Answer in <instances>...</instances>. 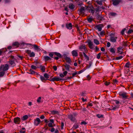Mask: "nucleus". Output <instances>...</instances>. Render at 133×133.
Returning a JSON list of instances; mask_svg holds the SVG:
<instances>
[{
    "label": "nucleus",
    "instance_id": "obj_1",
    "mask_svg": "<svg viewBox=\"0 0 133 133\" xmlns=\"http://www.w3.org/2000/svg\"><path fill=\"white\" fill-rule=\"evenodd\" d=\"M77 114L76 113H74L72 114L69 115L68 118L71 121L74 122L76 121V118Z\"/></svg>",
    "mask_w": 133,
    "mask_h": 133
},
{
    "label": "nucleus",
    "instance_id": "obj_2",
    "mask_svg": "<svg viewBox=\"0 0 133 133\" xmlns=\"http://www.w3.org/2000/svg\"><path fill=\"white\" fill-rule=\"evenodd\" d=\"M119 95L123 99H126L128 98L129 96L127 95V93L125 92H120L119 93Z\"/></svg>",
    "mask_w": 133,
    "mask_h": 133
},
{
    "label": "nucleus",
    "instance_id": "obj_3",
    "mask_svg": "<svg viewBox=\"0 0 133 133\" xmlns=\"http://www.w3.org/2000/svg\"><path fill=\"white\" fill-rule=\"evenodd\" d=\"M9 68V66L7 64L1 65L0 66V71H5L8 70Z\"/></svg>",
    "mask_w": 133,
    "mask_h": 133
},
{
    "label": "nucleus",
    "instance_id": "obj_4",
    "mask_svg": "<svg viewBox=\"0 0 133 133\" xmlns=\"http://www.w3.org/2000/svg\"><path fill=\"white\" fill-rule=\"evenodd\" d=\"M78 11L79 15L83 16L85 14V8L83 6H82L80 8L78 9Z\"/></svg>",
    "mask_w": 133,
    "mask_h": 133
},
{
    "label": "nucleus",
    "instance_id": "obj_5",
    "mask_svg": "<svg viewBox=\"0 0 133 133\" xmlns=\"http://www.w3.org/2000/svg\"><path fill=\"white\" fill-rule=\"evenodd\" d=\"M54 58L56 60H58L59 58H61L62 56L59 53L56 52H54Z\"/></svg>",
    "mask_w": 133,
    "mask_h": 133
},
{
    "label": "nucleus",
    "instance_id": "obj_6",
    "mask_svg": "<svg viewBox=\"0 0 133 133\" xmlns=\"http://www.w3.org/2000/svg\"><path fill=\"white\" fill-rule=\"evenodd\" d=\"M41 122V121L39 118H37L34 119V123L35 125L37 126Z\"/></svg>",
    "mask_w": 133,
    "mask_h": 133
},
{
    "label": "nucleus",
    "instance_id": "obj_7",
    "mask_svg": "<svg viewBox=\"0 0 133 133\" xmlns=\"http://www.w3.org/2000/svg\"><path fill=\"white\" fill-rule=\"evenodd\" d=\"M48 80L50 81H52L54 82L55 81H58L62 80L63 81L64 80L63 79L60 78L59 77L57 76L53 78H52L51 80H49V79H48Z\"/></svg>",
    "mask_w": 133,
    "mask_h": 133
},
{
    "label": "nucleus",
    "instance_id": "obj_8",
    "mask_svg": "<svg viewBox=\"0 0 133 133\" xmlns=\"http://www.w3.org/2000/svg\"><path fill=\"white\" fill-rule=\"evenodd\" d=\"M14 122L16 124H19L21 122V119L19 117H15L14 120Z\"/></svg>",
    "mask_w": 133,
    "mask_h": 133
},
{
    "label": "nucleus",
    "instance_id": "obj_9",
    "mask_svg": "<svg viewBox=\"0 0 133 133\" xmlns=\"http://www.w3.org/2000/svg\"><path fill=\"white\" fill-rule=\"evenodd\" d=\"M104 26L102 24H100L97 25L96 27L99 31H101L102 30V28Z\"/></svg>",
    "mask_w": 133,
    "mask_h": 133
},
{
    "label": "nucleus",
    "instance_id": "obj_10",
    "mask_svg": "<svg viewBox=\"0 0 133 133\" xmlns=\"http://www.w3.org/2000/svg\"><path fill=\"white\" fill-rule=\"evenodd\" d=\"M79 49L81 51H85L87 50V48L85 45H80L79 48Z\"/></svg>",
    "mask_w": 133,
    "mask_h": 133
},
{
    "label": "nucleus",
    "instance_id": "obj_11",
    "mask_svg": "<svg viewBox=\"0 0 133 133\" xmlns=\"http://www.w3.org/2000/svg\"><path fill=\"white\" fill-rule=\"evenodd\" d=\"M64 66L65 68V69L68 71H69L70 70V68H71L70 65L68 64H67L65 63V64H63L62 65V66Z\"/></svg>",
    "mask_w": 133,
    "mask_h": 133
},
{
    "label": "nucleus",
    "instance_id": "obj_12",
    "mask_svg": "<svg viewBox=\"0 0 133 133\" xmlns=\"http://www.w3.org/2000/svg\"><path fill=\"white\" fill-rule=\"evenodd\" d=\"M117 37H110V42H116V40Z\"/></svg>",
    "mask_w": 133,
    "mask_h": 133
},
{
    "label": "nucleus",
    "instance_id": "obj_13",
    "mask_svg": "<svg viewBox=\"0 0 133 133\" xmlns=\"http://www.w3.org/2000/svg\"><path fill=\"white\" fill-rule=\"evenodd\" d=\"M72 55L74 57H76L78 56V54L77 50H74L71 52Z\"/></svg>",
    "mask_w": 133,
    "mask_h": 133
},
{
    "label": "nucleus",
    "instance_id": "obj_14",
    "mask_svg": "<svg viewBox=\"0 0 133 133\" xmlns=\"http://www.w3.org/2000/svg\"><path fill=\"white\" fill-rule=\"evenodd\" d=\"M121 1V0H114L113 1L112 4L114 5H118Z\"/></svg>",
    "mask_w": 133,
    "mask_h": 133
},
{
    "label": "nucleus",
    "instance_id": "obj_15",
    "mask_svg": "<svg viewBox=\"0 0 133 133\" xmlns=\"http://www.w3.org/2000/svg\"><path fill=\"white\" fill-rule=\"evenodd\" d=\"M12 45L15 48H17L19 46L20 44L17 42H15L12 43Z\"/></svg>",
    "mask_w": 133,
    "mask_h": 133
},
{
    "label": "nucleus",
    "instance_id": "obj_16",
    "mask_svg": "<svg viewBox=\"0 0 133 133\" xmlns=\"http://www.w3.org/2000/svg\"><path fill=\"white\" fill-rule=\"evenodd\" d=\"M50 122L48 123V126L49 127H52L54 126L52 125V123H54V120L52 119H50Z\"/></svg>",
    "mask_w": 133,
    "mask_h": 133
},
{
    "label": "nucleus",
    "instance_id": "obj_17",
    "mask_svg": "<svg viewBox=\"0 0 133 133\" xmlns=\"http://www.w3.org/2000/svg\"><path fill=\"white\" fill-rule=\"evenodd\" d=\"M9 62L12 67L16 65L15 61L14 60H10Z\"/></svg>",
    "mask_w": 133,
    "mask_h": 133
},
{
    "label": "nucleus",
    "instance_id": "obj_18",
    "mask_svg": "<svg viewBox=\"0 0 133 133\" xmlns=\"http://www.w3.org/2000/svg\"><path fill=\"white\" fill-rule=\"evenodd\" d=\"M66 28L68 29H72V25L71 23L66 24Z\"/></svg>",
    "mask_w": 133,
    "mask_h": 133
},
{
    "label": "nucleus",
    "instance_id": "obj_19",
    "mask_svg": "<svg viewBox=\"0 0 133 133\" xmlns=\"http://www.w3.org/2000/svg\"><path fill=\"white\" fill-rule=\"evenodd\" d=\"M88 45L89 48L91 49H92L93 48V44L92 42L90 40L88 42Z\"/></svg>",
    "mask_w": 133,
    "mask_h": 133
},
{
    "label": "nucleus",
    "instance_id": "obj_20",
    "mask_svg": "<svg viewBox=\"0 0 133 133\" xmlns=\"http://www.w3.org/2000/svg\"><path fill=\"white\" fill-rule=\"evenodd\" d=\"M65 59L66 61V63H68V64H70L71 63V61L70 58L67 57H66L65 58Z\"/></svg>",
    "mask_w": 133,
    "mask_h": 133
},
{
    "label": "nucleus",
    "instance_id": "obj_21",
    "mask_svg": "<svg viewBox=\"0 0 133 133\" xmlns=\"http://www.w3.org/2000/svg\"><path fill=\"white\" fill-rule=\"evenodd\" d=\"M33 46H34L35 50H37L38 51H40L41 50V49L39 48V47L38 45L35 44H34L33 45Z\"/></svg>",
    "mask_w": 133,
    "mask_h": 133
},
{
    "label": "nucleus",
    "instance_id": "obj_22",
    "mask_svg": "<svg viewBox=\"0 0 133 133\" xmlns=\"http://www.w3.org/2000/svg\"><path fill=\"white\" fill-rule=\"evenodd\" d=\"M44 58L45 62H47L48 61L51 60V58L48 56H44Z\"/></svg>",
    "mask_w": 133,
    "mask_h": 133
},
{
    "label": "nucleus",
    "instance_id": "obj_23",
    "mask_svg": "<svg viewBox=\"0 0 133 133\" xmlns=\"http://www.w3.org/2000/svg\"><path fill=\"white\" fill-rule=\"evenodd\" d=\"M90 9H89V12H90L91 13L92 15H93L95 12V10H94V8L93 7H90Z\"/></svg>",
    "mask_w": 133,
    "mask_h": 133
},
{
    "label": "nucleus",
    "instance_id": "obj_24",
    "mask_svg": "<svg viewBox=\"0 0 133 133\" xmlns=\"http://www.w3.org/2000/svg\"><path fill=\"white\" fill-rule=\"evenodd\" d=\"M39 68H40L42 72H44L45 71V67L44 66H42V65H40Z\"/></svg>",
    "mask_w": 133,
    "mask_h": 133
},
{
    "label": "nucleus",
    "instance_id": "obj_25",
    "mask_svg": "<svg viewBox=\"0 0 133 133\" xmlns=\"http://www.w3.org/2000/svg\"><path fill=\"white\" fill-rule=\"evenodd\" d=\"M6 50V49H0V56L2 55V53L5 52Z\"/></svg>",
    "mask_w": 133,
    "mask_h": 133
},
{
    "label": "nucleus",
    "instance_id": "obj_26",
    "mask_svg": "<svg viewBox=\"0 0 133 133\" xmlns=\"http://www.w3.org/2000/svg\"><path fill=\"white\" fill-rule=\"evenodd\" d=\"M51 114L52 115H55V114H58L59 112L57 111L52 110L50 111Z\"/></svg>",
    "mask_w": 133,
    "mask_h": 133
},
{
    "label": "nucleus",
    "instance_id": "obj_27",
    "mask_svg": "<svg viewBox=\"0 0 133 133\" xmlns=\"http://www.w3.org/2000/svg\"><path fill=\"white\" fill-rule=\"evenodd\" d=\"M69 8L71 9H73L75 8V6L72 3H70L69 5Z\"/></svg>",
    "mask_w": 133,
    "mask_h": 133
},
{
    "label": "nucleus",
    "instance_id": "obj_28",
    "mask_svg": "<svg viewBox=\"0 0 133 133\" xmlns=\"http://www.w3.org/2000/svg\"><path fill=\"white\" fill-rule=\"evenodd\" d=\"M28 118V116L27 115H26L23 116L21 118V119L23 121H24L27 119Z\"/></svg>",
    "mask_w": 133,
    "mask_h": 133
},
{
    "label": "nucleus",
    "instance_id": "obj_29",
    "mask_svg": "<svg viewBox=\"0 0 133 133\" xmlns=\"http://www.w3.org/2000/svg\"><path fill=\"white\" fill-rule=\"evenodd\" d=\"M29 73L31 74H34L35 73L37 74V73L35 71L33 70L32 69H30L29 70Z\"/></svg>",
    "mask_w": 133,
    "mask_h": 133
},
{
    "label": "nucleus",
    "instance_id": "obj_30",
    "mask_svg": "<svg viewBox=\"0 0 133 133\" xmlns=\"http://www.w3.org/2000/svg\"><path fill=\"white\" fill-rule=\"evenodd\" d=\"M110 51L113 54H114L115 53V49L113 48H111L110 49Z\"/></svg>",
    "mask_w": 133,
    "mask_h": 133
},
{
    "label": "nucleus",
    "instance_id": "obj_31",
    "mask_svg": "<svg viewBox=\"0 0 133 133\" xmlns=\"http://www.w3.org/2000/svg\"><path fill=\"white\" fill-rule=\"evenodd\" d=\"M131 65V64H130L129 62H127L126 64H125V67H126L128 68H129V66Z\"/></svg>",
    "mask_w": 133,
    "mask_h": 133
},
{
    "label": "nucleus",
    "instance_id": "obj_32",
    "mask_svg": "<svg viewBox=\"0 0 133 133\" xmlns=\"http://www.w3.org/2000/svg\"><path fill=\"white\" fill-rule=\"evenodd\" d=\"M44 77L42 76H40V78L41 80L43 82H44V81H46V80H48V79H45Z\"/></svg>",
    "mask_w": 133,
    "mask_h": 133
},
{
    "label": "nucleus",
    "instance_id": "obj_33",
    "mask_svg": "<svg viewBox=\"0 0 133 133\" xmlns=\"http://www.w3.org/2000/svg\"><path fill=\"white\" fill-rule=\"evenodd\" d=\"M94 43H95L97 45H98L99 44V41L97 39H94Z\"/></svg>",
    "mask_w": 133,
    "mask_h": 133
},
{
    "label": "nucleus",
    "instance_id": "obj_34",
    "mask_svg": "<svg viewBox=\"0 0 133 133\" xmlns=\"http://www.w3.org/2000/svg\"><path fill=\"white\" fill-rule=\"evenodd\" d=\"M5 74V72L2 71L0 72V77H2L4 76Z\"/></svg>",
    "mask_w": 133,
    "mask_h": 133
},
{
    "label": "nucleus",
    "instance_id": "obj_35",
    "mask_svg": "<svg viewBox=\"0 0 133 133\" xmlns=\"http://www.w3.org/2000/svg\"><path fill=\"white\" fill-rule=\"evenodd\" d=\"M29 55L30 57H34L35 56V54L34 52H31Z\"/></svg>",
    "mask_w": 133,
    "mask_h": 133
},
{
    "label": "nucleus",
    "instance_id": "obj_36",
    "mask_svg": "<svg viewBox=\"0 0 133 133\" xmlns=\"http://www.w3.org/2000/svg\"><path fill=\"white\" fill-rule=\"evenodd\" d=\"M93 20V18L91 17H90L87 18V21L91 23Z\"/></svg>",
    "mask_w": 133,
    "mask_h": 133
},
{
    "label": "nucleus",
    "instance_id": "obj_37",
    "mask_svg": "<svg viewBox=\"0 0 133 133\" xmlns=\"http://www.w3.org/2000/svg\"><path fill=\"white\" fill-rule=\"evenodd\" d=\"M110 15L111 16H114L117 15V14L115 12H111L110 13Z\"/></svg>",
    "mask_w": 133,
    "mask_h": 133
},
{
    "label": "nucleus",
    "instance_id": "obj_38",
    "mask_svg": "<svg viewBox=\"0 0 133 133\" xmlns=\"http://www.w3.org/2000/svg\"><path fill=\"white\" fill-rule=\"evenodd\" d=\"M99 34L101 36H104L105 35V32L104 30L100 32Z\"/></svg>",
    "mask_w": 133,
    "mask_h": 133
},
{
    "label": "nucleus",
    "instance_id": "obj_39",
    "mask_svg": "<svg viewBox=\"0 0 133 133\" xmlns=\"http://www.w3.org/2000/svg\"><path fill=\"white\" fill-rule=\"evenodd\" d=\"M25 130V128H22V129L20 130V133H25V130Z\"/></svg>",
    "mask_w": 133,
    "mask_h": 133
},
{
    "label": "nucleus",
    "instance_id": "obj_40",
    "mask_svg": "<svg viewBox=\"0 0 133 133\" xmlns=\"http://www.w3.org/2000/svg\"><path fill=\"white\" fill-rule=\"evenodd\" d=\"M83 54L86 59L87 60H89V57L85 54V53L83 52Z\"/></svg>",
    "mask_w": 133,
    "mask_h": 133
},
{
    "label": "nucleus",
    "instance_id": "obj_41",
    "mask_svg": "<svg viewBox=\"0 0 133 133\" xmlns=\"http://www.w3.org/2000/svg\"><path fill=\"white\" fill-rule=\"evenodd\" d=\"M96 2L99 5H102V1L97 0L96 1Z\"/></svg>",
    "mask_w": 133,
    "mask_h": 133
},
{
    "label": "nucleus",
    "instance_id": "obj_42",
    "mask_svg": "<svg viewBox=\"0 0 133 133\" xmlns=\"http://www.w3.org/2000/svg\"><path fill=\"white\" fill-rule=\"evenodd\" d=\"M49 56L51 58H53L54 55V52H51L49 54Z\"/></svg>",
    "mask_w": 133,
    "mask_h": 133
},
{
    "label": "nucleus",
    "instance_id": "obj_43",
    "mask_svg": "<svg viewBox=\"0 0 133 133\" xmlns=\"http://www.w3.org/2000/svg\"><path fill=\"white\" fill-rule=\"evenodd\" d=\"M89 65H87L86 66H87V68H89L90 67V66H91V65L92 64V63L91 61L89 62Z\"/></svg>",
    "mask_w": 133,
    "mask_h": 133
},
{
    "label": "nucleus",
    "instance_id": "obj_44",
    "mask_svg": "<svg viewBox=\"0 0 133 133\" xmlns=\"http://www.w3.org/2000/svg\"><path fill=\"white\" fill-rule=\"evenodd\" d=\"M103 115L100 114H97L96 115V116L99 118L103 117Z\"/></svg>",
    "mask_w": 133,
    "mask_h": 133
},
{
    "label": "nucleus",
    "instance_id": "obj_45",
    "mask_svg": "<svg viewBox=\"0 0 133 133\" xmlns=\"http://www.w3.org/2000/svg\"><path fill=\"white\" fill-rule=\"evenodd\" d=\"M44 77L45 78L48 79L49 78V75L47 73H45L44 74Z\"/></svg>",
    "mask_w": 133,
    "mask_h": 133
},
{
    "label": "nucleus",
    "instance_id": "obj_46",
    "mask_svg": "<svg viewBox=\"0 0 133 133\" xmlns=\"http://www.w3.org/2000/svg\"><path fill=\"white\" fill-rule=\"evenodd\" d=\"M78 127H79L78 125L77 124H75L73 126V128L74 129H77Z\"/></svg>",
    "mask_w": 133,
    "mask_h": 133
},
{
    "label": "nucleus",
    "instance_id": "obj_47",
    "mask_svg": "<svg viewBox=\"0 0 133 133\" xmlns=\"http://www.w3.org/2000/svg\"><path fill=\"white\" fill-rule=\"evenodd\" d=\"M31 69H34V70H36L37 69V67H36V66H35L33 65H32L31 66Z\"/></svg>",
    "mask_w": 133,
    "mask_h": 133
},
{
    "label": "nucleus",
    "instance_id": "obj_48",
    "mask_svg": "<svg viewBox=\"0 0 133 133\" xmlns=\"http://www.w3.org/2000/svg\"><path fill=\"white\" fill-rule=\"evenodd\" d=\"M101 53L100 52L97 55V58L99 59L100 58L101 56Z\"/></svg>",
    "mask_w": 133,
    "mask_h": 133
},
{
    "label": "nucleus",
    "instance_id": "obj_49",
    "mask_svg": "<svg viewBox=\"0 0 133 133\" xmlns=\"http://www.w3.org/2000/svg\"><path fill=\"white\" fill-rule=\"evenodd\" d=\"M127 42H123V46H127L128 44H127Z\"/></svg>",
    "mask_w": 133,
    "mask_h": 133
},
{
    "label": "nucleus",
    "instance_id": "obj_50",
    "mask_svg": "<svg viewBox=\"0 0 133 133\" xmlns=\"http://www.w3.org/2000/svg\"><path fill=\"white\" fill-rule=\"evenodd\" d=\"M81 95L83 97L85 96H86V93L85 92H82L81 93Z\"/></svg>",
    "mask_w": 133,
    "mask_h": 133
},
{
    "label": "nucleus",
    "instance_id": "obj_51",
    "mask_svg": "<svg viewBox=\"0 0 133 133\" xmlns=\"http://www.w3.org/2000/svg\"><path fill=\"white\" fill-rule=\"evenodd\" d=\"M85 70H86V69H85L84 68L82 70H81L80 71H79L78 72V74H81V73H82V72H84V71Z\"/></svg>",
    "mask_w": 133,
    "mask_h": 133
},
{
    "label": "nucleus",
    "instance_id": "obj_52",
    "mask_svg": "<svg viewBox=\"0 0 133 133\" xmlns=\"http://www.w3.org/2000/svg\"><path fill=\"white\" fill-rule=\"evenodd\" d=\"M41 97H39L37 100V102L38 103H39L41 102Z\"/></svg>",
    "mask_w": 133,
    "mask_h": 133
},
{
    "label": "nucleus",
    "instance_id": "obj_53",
    "mask_svg": "<svg viewBox=\"0 0 133 133\" xmlns=\"http://www.w3.org/2000/svg\"><path fill=\"white\" fill-rule=\"evenodd\" d=\"M123 57V56H121L119 57H116V60H119L120 59Z\"/></svg>",
    "mask_w": 133,
    "mask_h": 133
},
{
    "label": "nucleus",
    "instance_id": "obj_54",
    "mask_svg": "<svg viewBox=\"0 0 133 133\" xmlns=\"http://www.w3.org/2000/svg\"><path fill=\"white\" fill-rule=\"evenodd\" d=\"M25 52L29 55L31 52V50L29 49L26 50Z\"/></svg>",
    "mask_w": 133,
    "mask_h": 133
},
{
    "label": "nucleus",
    "instance_id": "obj_55",
    "mask_svg": "<svg viewBox=\"0 0 133 133\" xmlns=\"http://www.w3.org/2000/svg\"><path fill=\"white\" fill-rule=\"evenodd\" d=\"M133 31V30L131 29H129L127 33L128 34H130Z\"/></svg>",
    "mask_w": 133,
    "mask_h": 133
},
{
    "label": "nucleus",
    "instance_id": "obj_56",
    "mask_svg": "<svg viewBox=\"0 0 133 133\" xmlns=\"http://www.w3.org/2000/svg\"><path fill=\"white\" fill-rule=\"evenodd\" d=\"M110 82H108L107 81H105L104 83V84H105L106 86L110 84Z\"/></svg>",
    "mask_w": 133,
    "mask_h": 133
},
{
    "label": "nucleus",
    "instance_id": "obj_57",
    "mask_svg": "<svg viewBox=\"0 0 133 133\" xmlns=\"http://www.w3.org/2000/svg\"><path fill=\"white\" fill-rule=\"evenodd\" d=\"M125 28H124L122 30L121 32V33L122 35H123L124 34V32L125 30Z\"/></svg>",
    "mask_w": 133,
    "mask_h": 133
},
{
    "label": "nucleus",
    "instance_id": "obj_58",
    "mask_svg": "<svg viewBox=\"0 0 133 133\" xmlns=\"http://www.w3.org/2000/svg\"><path fill=\"white\" fill-rule=\"evenodd\" d=\"M64 124L63 122H62L61 123V129H63V127L64 126Z\"/></svg>",
    "mask_w": 133,
    "mask_h": 133
},
{
    "label": "nucleus",
    "instance_id": "obj_59",
    "mask_svg": "<svg viewBox=\"0 0 133 133\" xmlns=\"http://www.w3.org/2000/svg\"><path fill=\"white\" fill-rule=\"evenodd\" d=\"M114 102L117 104H118L119 103V101L117 100H114Z\"/></svg>",
    "mask_w": 133,
    "mask_h": 133
},
{
    "label": "nucleus",
    "instance_id": "obj_60",
    "mask_svg": "<svg viewBox=\"0 0 133 133\" xmlns=\"http://www.w3.org/2000/svg\"><path fill=\"white\" fill-rule=\"evenodd\" d=\"M87 123L85 121H83L81 122V124H84L85 125L87 124Z\"/></svg>",
    "mask_w": 133,
    "mask_h": 133
},
{
    "label": "nucleus",
    "instance_id": "obj_61",
    "mask_svg": "<svg viewBox=\"0 0 133 133\" xmlns=\"http://www.w3.org/2000/svg\"><path fill=\"white\" fill-rule=\"evenodd\" d=\"M49 131H50L51 132H53L55 131V129L54 128H52L51 130L50 129H49Z\"/></svg>",
    "mask_w": 133,
    "mask_h": 133
},
{
    "label": "nucleus",
    "instance_id": "obj_62",
    "mask_svg": "<svg viewBox=\"0 0 133 133\" xmlns=\"http://www.w3.org/2000/svg\"><path fill=\"white\" fill-rule=\"evenodd\" d=\"M53 68L55 71L57 70V68L56 66H53Z\"/></svg>",
    "mask_w": 133,
    "mask_h": 133
},
{
    "label": "nucleus",
    "instance_id": "obj_63",
    "mask_svg": "<svg viewBox=\"0 0 133 133\" xmlns=\"http://www.w3.org/2000/svg\"><path fill=\"white\" fill-rule=\"evenodd\" d=\"M115 36V34L112 33H111L109 35V36H110V37H114Z\"/></svg>",
    "mask_w": 133,
    "mask_h": 133
},
{
    "label": "nucleus",
    "instance_id": "obj_64",
    "mask_svg": "<svg viewBox=\"0 0 133 133\" xmlns=\"http://www.w3.org/2000/svg\"><path fill=\"white\" fill-rule=\"evenodd\" d=\"M13 48V47L12 45V46H8L7 47V49H10L12 48Z\"/></svg>",
    "mask_w": 133,
    "mask_h": 133
}]
</instances>
